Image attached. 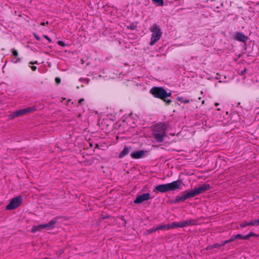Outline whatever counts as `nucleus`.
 Listing matches in <instances>:
<instances>
[{
  "mask_svg": "<svg viewBox=\"0 0 259 259\" xmlns=\"http://www.w3.org/2000/svg\"><path fill=\"white\" fill-rule=\"evenodd\" d=\"M37 61H35V62H30V64H37Z\"/></svg>",
  "mask_w": 259,
  "mask_h": 259,
  "instance_id": "nucleus-39",
  "label": "nucleus"
},
{
  "mask_svg": "<svg viewBox=\"0 0 259 259\" xmlns=\"http://www.w3.org/2000/svg\"><path fill=\"white\" fill-rule=\"evenodd\" d=\"M45 24H46V23H45V22H41V23H40V25H41V26H45Z\"/></svg>",
  "mask_w": 259,
  "mask_h": 259,
  "instance_id": "nucleus-40",
  "label": "nucleus"
},
{
  "mask_svg": "<svg viewBox=\"0 0 259 259\" xmlns=\"http://www.w3.org/2000/svg\"><path fill=\"white\" fill-rule=\"evenodd\" d=\"M57 221L55 220L50 221L48 223L42 224L43 229L49 230L55 227Z\"/></svg>",
  "mask_w": 259,
  "mask_h": 259,
  "instance_id": "nucleus-12",
  "label": "nucleus"
},
{
  "mask_svg": "<svg viewBox=\"0 0 259 259\" xmlns=\"http://www.w3.org/2000/svg\"><path fill=\"white\" fill-rule=\"evenodd\" d=\"M31 68L32 71H35L36 70V67L35 66H31Z\"/></svg>",
  "mask_w": 259,
  "mask_h": 259,
  "instance_id": "nucleus-36",
  "label": "nucleus"
},
{
  "mask_svg": "<svg viewBox=\"0 0 259 259\" xmlns=\"http://www.w3.org/2000/svg\"><path fill=\"white\" fill-rule=\"evenodd\" d=\"M130 151V148L125 146L123 150L119 154V158H121L127 155Z\"/></svg>",
  "mask_w": 259,
  "mask_h": 259,
  "instance_id": "nucleus-14",
  "label": "nucleus"
},
{
  "mask_svg": "<svg viewBox=\"0 0 259 259\" xmlns=\"http://www.w3.org/2000/svg\"><path fill=\"white\" fill-rule=\"evenodd\" d=\"M190 102V101L189 100H185L183 101V102L185 104H187V103H189V102Z\"/></svg>",
  "mask_w": 259,
  "mask_h": 259,
  "instance_id": "nucleus-37",
  "label": "nucleus"
},
{
  "mask_svg": "<svg viewBox=\"0 0 259 259\" xmlns=\"http://www.w3.org/2000/svg\"><path fill=\"white\" fill-rule=\"evenodd\" d=\"M210 188L209 184H204L199 187H195L191 191L186 190L181 193V196H177L175 199L176 202L184 201L185 200L193 197L201 193H203Z\"/></svg>",
  "mask_w": 259,
  "mask_h": 259,
  "instance_id": "nucleus-1",
  "label": "nucleus"
},
{
  "mask_svg": "<svg viewBox=\"0 0 259 259\" xmlns=\"http://www.w3.org/2000/svg\"><path fill=\"white\" fill-rule=\"evenodd\" d=\"M210 188L209 184H204L199 187H195L191 191L186 190L181 193V196H177L175 199L176 202L184 201L185 200L193 197L201 193H203Z\"/></svg>",
  "mask_w": 259,
  "mask_h": 259,
  "instance_id": "nucleus-2",
  "label": "nucleus"
},
{
  "mask_svg": "<svg viewBox=\"0 0 259 259\" xmlns=\"http://www.w3.org/2000/svg\"><path fill=\"white\" fill-rule=\"evenodd\" d=\"M137 26L134 24H131L129 26H127L128 29L131 30H134L136 28Z\"/></svg>",
  "mask_w": 259,
  "mask_h": 259,
  "instance_id": "nucleus-24",
  "label": "nucleus"
},
{
  "mask_svg": "<svg viewBox=\"0 0 259 259\" xmlns=\"http://www.w3.org/2000/svg\"><path fill=\"white\" fill-rule=\"evenodd\" d=\"M219 105V103H215V104H214V105H215L216 107H217V106H218Z\"/></svg>",
  "mask_w": 259,
  "mask_h": 259,
  "instance_id": "nucleus-41",
  "label": "nucleus"
},
{
  "mask_svg": "<svg viewBox=\"0 0 259 259\" xmlns=\"http://www.w3.org/2000/svg\"><path fill=\"white\" fill-rule=\"evenodd\" d=\"M242 237H243V235H242L241 234H237V235L234 236V238H235V239H242Z\"/></svg>",
  "mask_w": 259,
  "mask_h": 259,
  "instance_id": "nucleus-26",
  "label": "nucleus"
},
{
  "mask_svg": "<svg viewBox=\"0 0 259 259\" xmlns=\"http://www.w3.org/2000/svg\"><path fill=\"white\" fill-rule=\"evenodd\" d=\"M201 97H199L198 98V100H201Z\"/></svg>",
  "mask_w": 259,
  "mask_h": 259,
  "instance_id": "nucleus-42",
  "label": "nucleus"
},
{
  "mask_svg": "<svg viewBox=\"0 0 259 259\" xmlns=\"http://www.w3.org/2000/svg\"><path fill=\"white\" fill-rule=\"evenodd\" d=\"M154 3H156L158 6H162L164 5L163 0H152Z\"/></svg>",
  "mask_w": 259,
  "mask_h": 259,
  "instance_id": "nucleus-21",
  "label": "nucleus"
},
{
  "mask_svg": "<svg viewBox=\"0 0 259 259\" xmlns=\"http://www.w3.org/2000/svg\"><path fill=\"white\" fill-rule=\"evenodd\" d=\"M55 81L57 84H59L61 82V79L59 77L55 78Z\"/></svg>",
  "mask_w": 259,
  "mask_h": 259,
  "instance_id": "nucleus-30",
  "label": "nucleus"
},
{
  "mask_svg": "<svg viewBox=\"0 0 259 259\" xmlns=\"http://www.w3.org/2000/svg\"><path fill=\"white\" fill-rule=\"evenodd\" d=\"M167 124L159 122L156 124L153 128L152 136L157 142L162 143L164 141L166 134Z\"/></svg>",
  "mask_w": 259,
  "mask_h": 259,
  "instance_id": "nucleus-3",
  "label": "nucleus"
},
{
  "mask_svg": "<svg viewBox=\"0 0 259 259\" xmlns=\"http://www.w3.org/2000/svg\"><path fill=\"white\" fill-rule=\"evenodd\" d=\"M34 37L35 38V39L36 40H40V37L37 34L34 33Z\"/></svg>",
  "mask_w": 259,
  "mask_h": 259,
  "instance_id": "nucleus-31",
  "label": "nucleus"
},
{
  "mask_svg": "<svg viewBox=\"0 0 259 259\" xmlns=\"http://www.w3.org/2000/svg\"><path fill=\"white\" fill-rule=\"evenodd\" d=\"M248 235L249 238L252 236H257L256 234H254L253 232H250Z\"/></svg>",
  "mask_w": 259,
  "mask_h": 259,
  "instance_id": "nucleus-32",
  "label": "nucleus"
},
{
  "mask_svg": "<svg viewBox=\"0 0 259 259\" xmlns=\"http://www.w3.org/2000/svg\"><path fill=\"white\" fill-rule=\"evenodd\" d=\"M224 245H222V244H214L212 245V247L213 248H217V247H221V246H223Z\"/></svg>",
  "mask_w": 259,
  "mask_h": 259,
  "instance_id": "nucleus-29",
  "label": "nucleus"
},
{
  "mask_svg": "<svg viewBox=\"0 0 259 259\" xmlns=\"http://www.w3.org/2000/svg\"><path fill=\"white\" fill-rule=\"evenodd\" d=\"M146 153V151L144 150H139L131 154V156L134 159H140L143 157Z\"/></svg>",
  "mask_w": 259,
  "mask_h": 259,
  "instance_id": "nucleus-11",
  "label": "nucleus"
},
{
  "mask_svg": "<svg viewBox=\"0 0 259 259\" xmlns=\"http://www.w3.org/2000/svg\"><path fill=\"white\" fill-rule=\"evenodd\" d=\"M150 199V195L149 193H144L138 196L136 199L134 201V203H140L144 201H146Z\"/></svg>",
  "mask_w": 259,
  "mask_h": 259,
  "instance_id": "nucleus-9",
  "label": "nucleus"
},
{
  "mask_svg": "<svg viewBox=\"0 0 259 259\" xmlns=\"http://www.w3.org/2000/svg\"><path fill=\"white\" fill-rule=\"evenodd\" d=\"M12 55L15 57H17L18 56V52L15 49H13L11 50Z\"/></svg>",
  "mask_w": 259,
  "mask_h": 259,
  "instance_id": "nucleus-22",
  "label": "nucleus"
},
{
  "mask_svg": "<svg viewBox=\"0 0 259 259\" xmlns=\"http://www.w3.org/2000/svg\"><path fill=\"white\" fill-rule=\"evenodd\" d=\"M57 44L58 45L62 47H66L67 45L62 41L59 40L57 41Z\"/></svg>",
  "mask_w": 259,
  "mask_h": 259,
  "instance_id": "nucleus-25",
  "label": "nucleus"
},
{
  "mask_svg": "<svg viewBox=\"0 0 259 259\" xmlns=\"http://www.w3.org/2000/svg\"><path fill=\"white\" fill-rule=\"evenodd\" d=\"M201 94H203V92L202 91H201Z\"/></svg>",
  "mask_w": 259,
  "mask_h": 259,
  "instance_id": "nucleus-44",
  "label": "nucleus"
},
{
  "mask_svg": "<svg viewBox=\"0 0 259 259\" xmlns=\"http://www.w3.org/2000/svg\"><path fill=\"white\" fill-rule=\"evenodd\" d=\"M254 223L256 225V226H257L259 225V219H257V220H254Z\"/></svg>",
  "mask_w": 259,
  "mask_h": 259,
  "instance_id": "nucleus-35",
  "label": "nucleus"
},
{
  "mask_svg": "<svg viewBox=\"0 0 259 259\" xmlns=\"http://www.w3.org/2000/svg\"><path fill=\"white\" fill-rule=\"evenodd\" d=\"M170 226H171V229L174 228H178V227L184 228L183 221L179 222H172L170 224Z\"/></svg>",
  "mask_w": 259,
  "mask_h": 259,
  "instance_id": "nucleus-16",
  "label": "nucleus"
},
{
  "mask_svg": "<svg viewBox=\"0 0 259 259\" xmlns=\"http://www.w3.org/2000/svg\"><path fill=\"white\" fill-rule=\"evenodd\" d=\"M149 30L152 32L150 45L153 46L160 39L162 35V32L160 27L156 24L151 25Z\"/></svg>",
  "mask_w": 259,
  "mask_h": 259,
  "instance_id": "nucleus-5",
  "label": "nucleus"
},
{
  "mask_svg": "<svg viewBox=\"0 0 259 259\" xmlns=\"http://www.w3.org/2000/svg\"><path fill=\"white\" fill-rule=\"evenodd\" d=\"M249 238V236L248 234L246 235H244V236L243 235V237H242L243 240H247Z\"/></svg>",
  "mask_w": 259,
  "mask_h": 259,
  "instance_id": "nucleus-33",
  "label": "nucleus"
},
{
  "mask_svg": "<svg viewBox=\"0 0 259 259\" xmlns=\"http://www.w3.org/2000/svg\"><path fill=\"white\" fill-rule=\"evenodd\" d=\"M235 238H234V236H232L230 239H228V240H226L225 241H224L223 243H222V245H225L227 243H230V242H232L233 241H234L235 240Z\"/></svg>",
  "mask_w": 259,
  "mask_h": 259,
  "instance_id": "nucleus-20",
  "label": "nucleus"
},
{
  "mask_svg": "<svg viewBox=\"0 0 259 259\" xmlns=\"http://www.w3.org/2000/svg\"><path fill=\"white\" fill-rule=\"evenodd\" d=\"M165 90L162 87H153L150 91V93L156 98H158L164 102V95Z\"/></svg>",
  "mask_w": 259,
  "mask_h": 259,
  "instance_id": "nucleus-6",
  "label": "nucleus"
},
{
  "mask_svg": "<svg viewBox=\"0 0 259 259\" xmlns=\"http://www.w3.org/2000/svg\"><path fill=\"white\" fill-rule=\"evenodd\" d=\"M183 184L182 181L177 180L165 184L158 185L154 188L153 192L164 193L168 191H173L177 189H180V187Z\"/></svg>",
  "mask_w": 259,
  "mask_h": 259,
  "instance_id": "nucleus-4",
  "label": "nucleus"
},
{
  "mask_svg": "<svg viewBox=\"0 0 259 259\" xmlns=\"http://www.w3.org/2000/svg\"><path fill=\"white\" fill-rule=\"evenodd\" d=\"M165 95H164V102L166 105H170L172 101L170 99H167V98L170 97L171 96V92H167L166 91L165 92Z\"/></svg>",
  "mask_w": 259,
  "mask_h": 259,
  "instance_id": "nucleus-15",
  "label": "nucleus"
},
{
  "mask_svg": "<svg viewBox=\"0 0 259 259\" xmlns=\"http://www.w3.org/2000/svg\"><path fill=\"white\" fill-rule=\"evenodd\" d=\"M171 229L170 224L167 225H160L157 227H156V230H170Z\"/></svg>",
  "mask_w": 259,
  "mask_h": 259,
  "instance_id": "nucleus-18",
  "label": "nucleus"
},
{
  "mask_svg": "<svg viewBox=\"0 0 259 259\" xmlns=\"http://www.w3.org/2000/svg\"><path fill=\"white\" fill-rule=\"evenodd\" d=\"M84 101V99L83 98H81V99H80L78 101V103L79 104H81V103Z\"/></svg>",
  "mask_w": 259,
  "mask_h": 259,
  "instance_id": "nucleus-38",
  "label": "nucleus"
},
{
  "mask_svg": "<svg viewBox=\"0 0 259 259\" xmlns=\"http://www.w3.org/2000/svg\"><path fill=\"white\" fill-rule=\"evenodd\" d=\"M184 227H186L190 226L196 225L197 221L194 219H188L183 221Z\"/></svg>",
  "mask_w": 259,
  "mask_h": 259,
  "instance_id": "nucleus-13",
  "label": "nucleus"
},
{
  "mask_svg": "<svg viewBox=\"0 0 259 259\" xmlns=\"http://www.w3.org/2000/svg\"><path fill=\"white\" fill-rule=\"evenodd\" d=\"M177 100L178 101H181V102H183V97H179L178 96L177 98Z\"/></svg>",
  "mask_w": 259,
  "mask_h": 259,
  "instance_id": "nucleus-34",
  "label": "nucleus"
},
{
  "mask_svg": "<svg viewBox=\"0 0 259 259\" xmlns=\"http://www.w3.org/2000/svg\"><path fill=\"white\" fill-rule=\"evenodd\" d=\"M22 201V198L21 196H18L13 198L10 202L6 206L7 210H12L19 207Z\"/></svg>",
  "mask_w": 259,
  "mask_h": 259,
  "instance_id": "nucleus-8",
  "label": "nucleus"
},
{
  "mask_svg": "<svg viewBox=\"0 0 259 259\" xmlns=\"http://www.w3.org/2000/svg\"><path fill=\"white\" fill-rule=\"evenodd\" d=\"M157 230H156V227L155 228H151V229H149L148 230H147V233L148 234H151V233H153V232L156 231Z\"/></svg>",
  "mask_w": 259,
  "mask_h": 259,
  "instance_id": "nucleus-23",
  "label": "nucleus"
},
{
  "mask_svg": "<svg viewBox=\"0 0 259 259\" xmlns=\"http://www.w3.org/2000/svg\"><path fill=\"white\" fill-rule=\"evenodd\" d=\"M21 61V59L17 57H15L13 60V62L15 63H17Z\"/></svg>",
  "mask_w": 259,
  "mask_h": 259,
  "instance_id": "nucleus-27",
  "label": "nucleus"
},
{
  "mask_svg": "<svg viewBox=\"0 0 259 259\" xmlns=\"http://www.w3.org/2000/svg\"><path fill=\"white\" fill-rule=\"evenodd\" d=\"M44 37L47 39L50 43L52 42V39L47 35H44Z\"/></svg>",
  "mask_w": 259,
  "mask_h": 259,
  "instance_id": "nucleus-28",
  "label": "nucleus"
},
{
  "mask_svg": "<svg viewBox=\"0 0 259 259\" xmlns=\"http://www.w3.org/2000/svg\"><path fill=\"white\" fill-rule=\"evenodd\" d=\"M41 229H43L42 224L39 225L38 226H34L31 229V232L35 233L36 232L40 231Z\"/></svg>",
  "mask_w": 259,
  "mask_h": 259,
  "instance_id": "nucleus-19",
  "label": "nucleus"
},
{
  "mask_svg": "<svg viewBox=\"0 0 259 259\" xmlns=\"http://www.w3.org/2000/svg\"><path fill=\"white\" fill-rule=\"evenodd\" d=\"M35 110L36 108L35 107H27L26 108L22 109L13 112L12 114L11 115V116L12 118H14L15 117L26 114L28 113L33 112Z\"/></svg>",
  "mask_w": 259,
  "mask_h": 259,
  "instance_id": "nucleus-7",
  "label": "nucleus"
},
{
  "mask_svg": "<svg viewBox=\"0 0 259 259\" xmlns=\"http://www.w3.org/2000/svg\"><path fill=\"white\" fill-rule=\"evenodd\" d=\"M202 103L204 104V101H202Z\"/></svg>",
  "mask_w": 259,
  "mask_h": 259,
  "instance_id": "nucleus-43",
  "label": "nucleus"
},
{
  "mask_svg": "<svg viewBox=\"0 0 259 259\" xmlns=\"http://www.w3.org/2000/svg\"><path fill=\"white\" fill-rule=\"evenodd\" d=\"M248 226H256V225L254 223V220H252L250 222H244L240 224V226L241 228H244Z\"/></svg>",
  "mask_w": 259,
  "mask_h": 259,
  "instance_id": "nucleus-17",
  "label": "nucleus"
},
{
  "mask_svg": "<svg viewBox=\"0 0 259 259\" xmlns=\"http://www.w3.org/2000/svg\"><path fill=\"white\" fill-rule=\"evenodd\" d=\"M234 39L236 40L245 42L247 40L248 37L242 32H237L235 33Z\"/></svg>",
  "mask_w": 259,
  "mask_h": 259,
  "instance_id": "nucleus-10",
  "label": "nucleus"
}]
</instances>
